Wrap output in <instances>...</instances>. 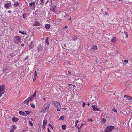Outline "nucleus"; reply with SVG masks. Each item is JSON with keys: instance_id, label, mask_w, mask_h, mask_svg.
I'll list each match as a JSON object with an SVG mask.
<instances>
[{"instance_id": "1", "label": "nucleus", "mask_w": 132, "mask_h": 132, "mask_svg": "<svg viewBox=\"0 0 132 132\" xmlns=\"http://www.w3.org/2000/svg\"><path fill=\"white\" fill-rule=\"evenodd\" d=\"M50 106L49 103L48 102H46L41 109L40 112L44 113L48 111Z\"/></svg>"}, {"instance_id": "2", "label": "nucleus", "mask_w": 132, "mask_h": 132, "mask_svg": "<svg viewBox=\"0 0 132 132\" xmlns=\"http://www.w3.org/2000/svg\"><path fill=\"white\" fill-rule=\"evenodd\" d=\"M21 37L17 36L14 37L13 39V41L15 43L19 44L21 42Z\"/></svg>"}, {"instance_id": "3", "label": "nucleus", "mask_w": 132, "mask_h": 132, "mask_svg": "<svg viewBox=\"0 0 132 132\" xmlns=\"http://www.w3.org/2000/svg\"><path fill=\"white\" fill-rule=\"evenodd\" d=\"M53 103L54 104L55 107L57 108V111H60V109L61 108L60 103L55 101L53 102Z\"/></svg>"}, {"instance_id": "4", "label": "nucleus", "mask_w": 132, "mask_h": 132, "mask_svg": "<svg viewBox=\"0 0 132 132\" xmlns=\"http://www.w3.org/2000/svg\"><path fill=\"white\" fill-rule=\"evenodd\" d=\"M114 129V127L112 126H107L105 131L107 132H110Z\"/></svg>"}, {"instance_id": "5", "label": "nucleus", "mask_w": 132, "mask_h": 132, "mask_svg": "<svg viewBox=\"0 0 132 132\" xmlns=\"http://www.w3.org/2000/svg\"><path fill=\"white\" fill-rule=\"evenodd\" d=\"M5 86L3 85H0V97L4 92Z\"/></svg>"}, {"instance_id": "6", "label": "nucleus", "mask_w": 132, "mask_h": 132, "mask_svg": "<svg viewBox=\"0 0 132 132\" xmlns=\"http://www.w3.org/2000/svg\"><path fill=\"white\" fill-rule=\"evenodd\" d=\"M91 107L93 108V111H100V110L97 107V106L96 105H92L91 106Z\"/></svg>"}, {"instance_id": "7", "label": "nucleus", "mask_w": 132, "mask_h": 132, "mask_svg": "<svg viewBox=\"0 0 132 132\" xmlns=\"http://www.w3.org/2000/svg\"><path fill=\"white\" fill-rule=\"evenodd\" d=\"M35 1H33L32 2L30 3L29 4V7H32L34 8L35 7Z\"/></svg>"}, {"instance_id": "8", "label": "nucleus", "mask_w": 132, "mask_h": 132, "mask_svg": "<svg viewBox=\"0 0 132 132\" xmlns=\"http://www.w3.org/2000/svg\"><path fill=\"white\" fill-rule=\"evenodd\" d=\"M41 2L40 3V4L42 5L43 4H46L48 2V0H40Z\"/></svg>"}, {"instance_id": "9", "label": "nucleus", "mask_w": 132, "mask_h": 132, "mask_svg": "<svg viewBox=\"0 0 132 132\" xmlns=\"http://www.w3.org/2000/svg\"><path fill=\"white\" fill-rule=\"evenodd\" d=\"M11 4L10 3H8L5 5L4 7L5 8H7L10 7L11 5Z\"/></svg>"}, {"instance_id": "10", "label": "nucleus", "mask_w": 132, "mask_h": 132, "mask_svg": "<svg viewBox=\"0 0 132 132\" xmlns=\"http://www.w3.org/2000/svg\"><path fill=\"white\" fill-rule=\"evenodd\" d=\"M47 123V120L46 119H45L43 121V123L42 126V128L44 129L45 126L46 125Z\"/></svg>"}, {"instance_id": "11", "label": "nucleus", "mask_w": 132, "mask_h": 132, "mask_svg": "<svg viewBox=\"0 0 132 132\" xmlns=\"http://www.w3.org/2000/svg\"><path fill=\"white\" fill-rule=\"evenodd\" d=\"M97 49V46L96 45H93L91 48V49L94 50H96Z\"/></svg>"}, {"instance_id": "12", "label": "nucleus", "mask_w": 132, "mask_h": 132, "mask_svg": "<svg viewBox=\"0 0 132 132\" xmlns=\"http://www.w3.org/2000/svg\"><path fill=\"white\" fill-rule=\"evenodd\" d=\"M124 97L127 98L128 100H131L132 99V98L131 97L127 95H124Z\"/></svg>"}, {"instance_id": "13", "label": "nucleus", "mask_w": 132, "mask_h": 132, "mask_svg": "<svg viewBox=\"0 0 132 132\" xmlns=\"http://www.w3.org/2000/svg\"><path fill=\"white\" fill-rule=\"evenodd\" d=\"M19 113L21 115L24 116H26V115H24L25 114V113L24 112L21 111H19Z\"/></svg>"}, {"instance_id": "14", "label": "nucleus", "mask_w": 132, "mask_h": 132, "mask_svg": "<svg viewBox=\"0 0 132 132\" xmlns=\"http://www.w3.org/2000/svg\"><path fill=\"white\" fill-rule=\"evenodd\" d=\"M51 26L50 24H46L45 26V28L47 29H48L50 28Z\"/></svg>"}, {"instance_id": "15", "label": "nucleus", "mask_w": 132, "mask_h": 132, "mask_svg": "<svg viewBox=\"0 0 132 132\" xmlns=\"http://www.w3.org/2000/svg\"><path fill=\"white\" fill-rule=\"evenodd\" d=\"M18 120V119L14 117L12 119V120L13 122H16Z\"/></svg>"}, {"instance_id": "16", "label": "nucleus", "mask_w": 132, "mask_h": 132, "mask_svg": "<svg viewBox=\"0 0 132 132\" xmlns=\"http://www.w3.org/2000/svg\"><path fill=\"white\" fill-rule=\"evenodd\" d=\"M19 32L22 35H26L27 34L26 32L24 31H19Z\"/></svg>"}, {"instance_id": "17", "label": "nucleus", "mask_w": 132, "mask_h": 132, "mask_svg": "<svg viewBox=\"0 0 132 132\" xmlns=\"http://www.w3.org/2000/svg\"><path fill=\"white\" fill-rule=\"evenodd\" d=\"M33 42H31L30 44L29 45V48L30 49H32L33 48V45H32Z\"/></svg>"}, {"instance_id": "18", "label": "nucleus", "mask_w": 132, "mask_h": 132, "mask_svg": "<svg viewBox=\"0 0 132 132\" xmlns=\"http://www.w3.org/2000/svg\"><path fill=\"white\" fill-rule=\"evenodd\" d=\"M29 100H28V99H27L26 100H25L24 102V104H26L27 105H28V103H29Z\"/></svg>"}, {"instance_id": "19", "label": "nucleus", "mask_w": 132, "mask_h": 132, "mask_svg": "<svg viewBox=\"0 0 132 132\" xmlns=\"http://www.w3.org/2000/svg\"><path fill=\"white\" fill-rule=\"evenodd\" d=\"M40 24V23L39 22H35V23H34V24L33 25V26H39Z\"/></svg>"}, {"instance_id": "20", "label": "nucleus", "mask_w": 132, "mask_h": 132, "mask_svg": "<svg viewBox=\"0 0 132 132\" xmlns=\"http://www.w3.org/2000/svg\"><path fill=\"white\" fill-rule=\"evenodd\" d=\"M19 3L18 2H15L14 4V6L15 7H17L18 6H19Z\"/></svg>"}, {"instance_id": "21", "label": "nucleus", "mask_w": 132, "mask_h": 132, "mask_svg": "<svg viewBox=\"0 0 132 132\" xmlns=\"http://www.w3.org/2000/svg\"><path fill=\"white\" fill-rule=\"evenodd\" d=\"M12 127L13 128H11V129H12V130L14 131L17 128L16 126L15 125H12Z\"/></svg>"}, {"instance_id": "22", "label": "nucleus", "mask_w": 132, "mask_h": 132, "mask_svg": "<svg viewBox=\"0 0 132 132\" xmlns=\"http://www.w3.org/2000/svg\"><path fill=\"white\" fill-rule=\"evenodd\" d=\"M116 40V37H113L112 38L111 40V41L112 42H114Z\"/></svg>"}, {"instance_id": "23", "label": "nucleus", "mask_w": 132, "mask_h": 132, "mask_svg": "<svg viewBox=\"0 0 132 132\" xmlns=\"http://www.w3.org/2000/svg\"><path fill=\"white\" fill-rule=\"evenodd\" d=\"M48 38L47 37L45 41L46 43L47 44V45H48L49 44L48 42Z\"/></svg>"}, {"instance_id": "24", "label": "nucleus", "mask_w": 132, "mask_h": 132, "mask_svg": "<svg viewBox=\"0 0 132 132\" xmlns=\"http://www.w3.org/2000/svg\"><path fill=\"white\" fill-rule=\"evenodd\" d=\"M66 125H62V129L63 130H65L66 129Z\"/></svg>"}, {"instance_id": "25", "label": "nucleus", "mask_w": 132, "mask_h": 132, "mask_svg": "<svg viewBox=\"0 0 132 132\" xmlns=\"http://www.w3.org/2000/svg\"><path fill=\"white\" fill-rule=\"evenodd\" d=\"M23 17V19H25L27 17V15L26 13H24L22 15Z\"/></svg>"}, {"instance_id": "26", "label": "nucleus", "mask_w": 132, "mask_h": 132, "mask_svg": "<svg viewBox=\"0 0 132 132\" xmlns=\"http://www.w3.org/2000/svg\"><path fill=\"white\" fill-rule=\"evenodd\" d=\"M124 34H125V35L126 36V38H128V35L127 33V32L125 31L124 32Z\"/></svg>"}, {"instance_id": "27", "label": "nucleus", "mask_w": 132, "mask_h": 132, "mask_svg": "<svg viewBox=\"0 0 132 132\" xmlns=\"http://www.w3.org/2000/svg\"><path fill=\"white\" fill-rule=\"evenodd\" d=\"M30 105L31 106V107L33 108H35V105L34 104H33V103H31L30 104Z\"/></svg>"}, {"instance_id": "28", "label": "nucleus", "mask_w": 132, "mask_h": 132, "mask_svg": "<svg viewBox=\"0 0 132 132\" xmlns=\"http://www.w3.org/2000/svg\"><path fill=\"white\" fill-rule=\"evenodd\" d=\"M64 117L63 116H62L60 117L59 119L63 120L64 119Z\"/></svg>"}, {"instance_id": "29", "label": "nucleus", "mask_w": 132, "mask_h": 132, "mask_svg": "<svg viewBox=\"0 0 132 132\" xmlns=\"http://www.w3.org/2000/svg\"><path fill=\"white\" fill-rule=\"evenodd\" d=\"M28 123L31 126H32L33 125V124L31 121H28Z\"/></svg>"}, {"instance_id": "30", "label": "nucleus", "mask_w": 132, "mask_h": 132, "mask_svg": "<svg viewBox=\"0 0 132 132\" xmlns=\"http://www.w3.org/2000/svg\"><path fill=\"white\" fill-rule=\"evenodd\" d=\"M7 70V69L5 68H3V71L4 72Z\"/></svg>"}, {"instance_id": "31", "label": "nucleus", "mask_w": 132, "mask_h": 132, "mask_svg": "<svg viewBox=\"0 0 132 132\" xmlns=\"http://www.w3.org/2000/svg\"><path fill=\"white\" fill-rule=\"evenodd\" d=\"M37 76V73L36 72V71H35V72H34V77H36Z\"/></svg>"}, {"instance_id": "32", "label": "nucleus", "mask_w": 132, "mask_h": 132, "mask_svg": "<svg viewBox=\"0 0 132 132\" xmlns=\"http://www.w3.org/2000/svg\"><path fill=\"white\" fill-rule=\"evenodd\" d=\"M36 93H37V91H35L33 95V96L35 97V96H36Z\"/></svg>"}, {"instance_id": "33", "label": "nucleus", "mask_w": 132, "mask_h": 132, "mask_svg": "<svg viewBox=\"0 0 132 132\" xmlns=\"http://www.w3.org/2000/svg\"><path fill=\"white\" fill-rule=\"evenodd\" d=\"M25 112H26L27 114L28 115L30 113V112L29 111H25Z\"/></svg>"}, {"instance_id": "34", "label": "nucleus", "mask_w": 132, "mask_h": 132, "mask_svg": "<svg viewBox=\"0 0 132 132\" xmlns=\"http://www.w3.org/2000/svg\"><path fill=\"white\" fill-rule=\"evenodd\" d=\"M102 121L103 122L105 123L106 122V120L104 119V118H103Z\"/></svg>"}, {"instance_id": "35", "label": "nucleus", "mask_w": 132, "mask_h": 132, "mask_svg": "<svg viewBox=\"0 0 132 132\" xmlns=\"http://www.w3.org/2000/svg\"><path fill=\"white\" fill-rule=\"evenodd\" d=\"M108 12L106 11H105L104 13H103L104 14H105V15H107L108 14Z\"/></svg>"}, {"instance_id": "36", "label": "nucleus", "mask_w": 132, "mask_h": 132, "mask_svg": "<svg viewBox=\"0 0 132 132\" xmlns=\"http://www.w3.org/2000/svg\"><path fill=\"white\" fill-rule=\"evenodd\" d=\"M73 40H74L75 41L77 40V38L75 36L74 37V38H73Z\"/></svg>"}, {"instance_id": "37", "label": "nucleus", "mask_w": 132, "mask_h": 132, "mask_svg": "<svg viewBox=\"0 0 132 132\" xmlns=\"http://www.w3.org/2000/svg\"><path fill=\"white\" fill-rule=\"evenodd\" d=\"M123 62L125 63H127L128 62V60H123Z\"/></svg>"}, {"instance_id": "38", "label": "nucleus", "mask_w": 132, "mask_h": 132, "mask_svg": "<svg viewBox=\"0 0 132 132\" xmlns=\"http://www.w3.org/2000/svg\"><path fill=\"white\" fill-rule=\"evenodd\" d=\"M32 97L30 96L29 98L28 99H28V100L29 101L30 100H31V99H32Z\"/></svg>"}, {"instance_id": "39", "label": "nucleus", "mask_w": 132, "mask_h": 132, "mask_svg": "<svg viewBox=\"0 0 132 132\" xmlns=\"http://www.w3.org/2000/svg\"><path fill=\"white\" fill-rule=\"evenodd\" d=\"M90 121L91 122L93 121L92 119L91 118H90V119H89L88 120V121Z\"/></svg>"}, {"instance_id": "40", "label": "nucleus", "mask_w": 132, "mask_h": 132, "mask_svg": "<svg viewBox=\"0 0 132 132\" xmlns=\"http://www.w3.org/2000/svg\"><path fill=\"white\" fill-rule=\"evenodd\" d=\"M67 63L68 64H69L70 65H71V62H70L69 61H67Z\"/></svg>"}, {"instance_id": "41", "label": "nucleus", "mask_w": 132, "mask_h": 132, "mask_svg": "<svg viewBox=\"0 0 132 132\" xmlns=\"http://www.w3.org/2000/svg\"><path fill=\"white\" fill-rule=\"evenodd\" d=\"M36 77H34V78H33V81H35V80H36Z\"/></svg>"}, {"instance_id": "42", "label": "nucleus", "mask_w": 132, "mask_h": 132, "mask_svg": "<svg viewBox=\"0 0 132 132\" xmlns=\"http://www.w3.org/2000/svg\"><path fill=\"white\" fill-rule=\"evenodd\" d=\"M48 126H50V127H51L52 128H53V127H52V125H51V124H50V123H49V124H48Z\"/></svg>"}, {"instance_id": "43", "label": "nucleus", "mask_w": 132, "mask_h": 132, "mask_svg": "<svg viewBox=\"0 0 132 132\" xmlns=\"http://www.w3.org/2000/svg\"><path fill=\"white\" fill-rule=\"evenodd\" d=\"M84 125V124L83 123H82L80 126V128H81V127H82V126H83Z\"/></svg>"}, {"instance_id": "44", "label": "nucleus", "mask_w": 132, "mask_h": 132, "mask_svg": "<svg viewBox=\"0 0 132 132\" xmlns=\"http://www.w3.org/2000/svg\"><path fill=\"white\" fill-rule=\"evenodd\" d=\"M113 112H117V110L114 109L113 110Z\"/></svg>"}, {"instance_id": "45", "label": "nucleus", "mask_w": 132, "mask_h": 132, "mask_svg": "<svg viewBox=\"0 0 132 132\" xmlns=\"http://www.w3.org/2000/svg\"><path fill=\"white\" fill-rule=\"evenodd\" d=\"M85 103H83V104H82V106L83 107H85Z\"/></svg>"}, {"instance_id": "46", "label": "nucleus", "mask_w": 132, "mask_h": 132, "mask_svg": "<svg viewBox=\"0 0 132 132\" xmlns=\"http://www.w3.org/2000/svg\"><path fill=\"white\" fill-rule=\"evenodd\" d=\"M68 27L67 26H66L64 27V29H67L68 28Z\"/></svg>"}, {"instance_id": "47", "label": "nucleus", "mask_w": 132, "mask_h": 132, "mask_svg": "<svg viewBox=\"0 0 132 132\" xmlns=\"http://www.w3.org/2000/svg\"><path fill=\"white\" fill-rule=\"evenodd\" d=\"M79 122V121L78 120H77L75 122V123L77 124Z\"/></svg>"}, {"instance_id": "48", "label": "nucleus", "mask_w": 132, "mask_h": 132, "mask_svg": "<svg viewBox=\"0 0 132 132\" xmlns=\"http://www.w3.org/2000/svg\"><path fill=\"white\" fill-rule=\"evenodd\" d=\"M42 99L43 100V101H44L46 100L45 98H42Z\"/></svg>"}, {"instance_id": "49", "label": "nucleus", "mask_w": 132, "mask_h": 132, "mask_svg": "<svg viewBox=\"0 0 132 132\" xmlns=\"http://www.w3.org/2000/svg\"><path fill=\"white\" fill-rule=\"evenodd\" d=\"M68 73L70 74V75H71V72L70 71H68Z\"/></svg>"}, {"instance_id": "50", "label": "nucleus", "mask_w": 132, "mask_h": 132, "mask_svg": "<svg viewBox=\"0 0 132 132\" xmlns=\"http://www.w3.org/2000/svg\"><path fill=\"white\" fill-rule=\"evenodd\" d=\"M14 131L12 129H11L10 132H14Z\"/></svg>"}, {"instance_id": "51", "label": "nucleus", "mask_w": 132, "mask_h": 132, "mask_svg": "<svg viewBox=\"0 0 132 132\" xmlns=\"http://www.w3.org/2000/svg\"><path fill=\"white\" fill-rule=\"evenodd\" d=\"M24 44L23 43H22L21 44V46L23 47V46H24Z\"/></svg>"}, {"instance_id": "52", "label": "nucleus", "mask_w": 132, "mask_h": 132, "mask_svg": "<svg viewBox=\"0 0 132 132\" xmlns=\"http://www.w3.org/2000/svg\"><path fill=\"white\" fill-rule=\"evenodd\" d=\"M11 12V11L10 10H9L8 11V13H10Z\"/></svg>"}, {"instance_id": "53", "label": "nucleus", "mask_w": 132, "mask_h": 132, "mask_svg": "<svg viewBox=\"0 0 132 132\" xmlns=\"http://www.w3.org/2000/svg\"><path fill=\"white\" fill-rule=\"evenodd\" d=\"M28 59V56H27L25 59H24V60H26L27 59Z\"/></svg>"}, {"instance_id": "54", "label": "nucleus", "mask_w": 132, "mask_h": 132, "mask_svg": "<svg viewBox=\"0 0 132 132\" xmlns=\"http://www.w3.org/2000/svg\"><path fill=\"white\" fill-rule=\"evenodd\" d=\"M47 129H48V132H49L50 131V129L49 128H48Z\"/></svg>"}, {"instance_id": "55", "label": "nucleus", "mask_w": 132, "mask_h": 132, "mask_svg": "<svg viewBox=\"0 0 132 132\" xmlns=\"http://www.w3.org/2000/svg\"><path fill=\"white\" fill-rule=\"evenodd\" d=\"M68 85H69V86H71V85H72V84H68Z\"/></svg>"}, {"instance_id": "56", "label": "nucleus", "mask_w": 132, "mask_h": 132, "mask_svg": "<svg viewBox=\"0 0 132 132\" xmlns=\"http://www.w3.org/2000/svg\"><path fill=\"white\" fill-rule=\"evenodd\" d=\"M62 109H63L65 110H66L67 109L66 108H62Z\"/></svg>"}, {"instance_id": "57", "label": "nucleus", "mask_w": 132, "mask_h": 132, "mask_svg": "<svg viewBox=\"0 0 132 132\" xmlns=\"http://www.w3.org/2000/svg\"><path fill=\"white\" fill-rule=\"evenodd\" d=\"M71 17H70L68 19V20H70L71 19Z\"/></svg>"}, {"instance_id": "58", "label": "nucleus", "mask_w": 132, "mask_h": 132, "mask_svg": "<svg viewBox=\"0 0 132 132\" xmlns=\"http://www.w3.org/2000/svg\"><path fill=\"white\" fill-rule=\"evenodd\" d=\"M32 37V38H34V36L33 35L32 36H31V38Z\"/></svg>"}, {"instance_id": "59", "label": "nucleus", "mask_w": 132, "mask_h": 132, "mask_svg": "<svg viewBox=\"0 0 132 132\" xmlns=\"http://www.w3.org/2000/svg\"><path fill=\"white\" fill-rule=\"evenodd\" d=\"M72 86L74 87H76V86L75 85H72Z\"/></svg>"}, {"instance_id": "60", "label": "nucleus", "mask_w": 132, "mask_h": 132, "mask_svg": "<svg viewBox=\"0 0 132 132\" xmlns=\"http://www.w3.org/2000/svg\"><path fill=\"white\" fill-rule=\"evenodd\" d=\"M77 126V124L76 123H75V127H76Z\"/></svg>"}, {"instance_id": "61", "label": "nucleus", "mask_w": 132, "mask_h": 132, "mask_svg": "<svg viewBox=\"0 0 132 132\" xmlns=\"http://www.w3.org/2000/svg\"><path fill=\"white\" fill-rule=\"evenodd\" d=\"M108 92H110L111 93H112V92H110V91H107Z\"/></svg>"}, {"instance_id": "62", "label": "nucleus", "mask_w": 132, "mask_h": 132, "mask_svg": "<svg viewBox=\"0 0 132 132\" xmlns=\"http://www.w3.org/2000/svg\"><path fill=\"white\" fill-rule=\"evenodd\" d=\"M77 128H78V130H79V127H78Z\"/></svg>"}, {"instance_id": "63", "label": "nucleus", "mask_w": 132, "mask_h": 132, "mask_svg": "<svg viewBox=\"0 0 132 132\" xmlns=\"http://www.w3.org/2000/svg\"><path fill=\"white\" fill-rule=\"evenodd\" d=\"M31 97H32V98L33 97H35L34 96H33V95H32L31 96Z\"/></svg>"}, {"instance_id": "64", "label": "nucleus", "mask_w": 132, "mask_h": 132, "mask_svg": "<svg viewBox=\"0 0 132 132\" xmlns=\"http://www.w3.org/2000/svg\"><path fill=\"white\" fill-rule=\"evenodd\" d=\"M101 11H103V9H102L101 10Z\"/></svg>"}]
</instances>
